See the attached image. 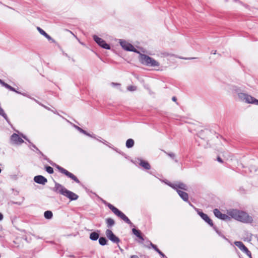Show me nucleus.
I'll list each match as a JSON object with an SVG mask.
<instances>
[{
    "label": "nucleus",
    "mask_w": 258,
    "mask_h": 258,
    "mask_svg": "<svg viewBox=\"0 0 258 258\" xmlns=\"http://www.w3.org/2000/svg\"><path fill=\"white\" fill-rule=\"evenodd\" d=\"M139 60L143 64L148 67L154 68L160 67V63L158 61L145 54L140 53Z\"/></svg>",
    "instance_id": "5"
},
{
    "label": "nucleus",
    "mask_w": 258,
    "mask_h": 258,
    "mask_svg": "<svg viewBox=\"0 0 258 258\" xmlns=\"http://www.w3.org/2000/svg\"><path fill=\"white\" fill-rule=\"evenodd\" d=\"M21 136L24 138L25 139V140H28V139H27L26 137L24 135H23V134H21Z\"/></svg>",
    "instance_id": "42"
},
{
    "label": "nucleus",
    "mask_w": 258,
    "mask_h": 258,
    "mask_svg": "<svg viewBox=\"0 0 258 258\" xmlns=\"http://www.w3.org/2000/svg\"><path fill=\"white\" fill-rule=\"evenodd\" d=\"M46 171L50 174H52L53 173V169L50 166L46 167Z\"/></svg>",
    "instance_id": "32"
},
{
    "label": "nucleus",
    "mask_w": 258,
    "mask_h": 258,
    "mask_svg": "<svg viewBox=\"0 0 258 258\" xmlns=\"http://www.w3.org/2000/svg\"><path fill=\"white\" fill-rule=\"evenodd\" d=\"M82 256H79L78 258H82Z\"/></svg>",
    "instance_id": "47"
},
{
    "label": "nucleus",
    "mask_w": 258,
    "mask_h": 258,
    "mask_svg": "<svg viewBox=\"0 0 258 258\" xmlns=\"http://www.w3.org/2000/svg\"><path fill=\"white\" fill-rule=\"evenodd\" d=\"M0 115L3 116L5 118V119L7 121H8V117L7 116V114L5 113L4 110L1 108V106H0Z\"/></svg>",
    "instance_id": "29"
},
{
    "label": "nucleus",
    "mask_w": 258,
    "mask_h": 258,
    "mask_svg": "<svg viewBox=\"0 0 258 258\" xmlns=\"http://www.w3.org/2000/svg\"><path fill=\"white\" fill-rule=\"evenodd\" d=\"M105 205L108 207V208L111 210V211L118 217L120 218L121 220H122L124 222L128 224L131 227H133L134 228L132 229L133 233L136 235L139 239L141 240V242H143L144 240L143 235L142 232L138 229L135 228L134 224L131 222V221L129 219V218L120 210L114 207L112 204L104 202Z\"/></svg>",
    "instance_id": "2"
},
{
    "label": "nucleus",
    "mask_w": 258,
    "mask_h": 258,
    "mask_svg": "<svg viewBox=\"0 0 258 258\" xmlns=\"http://www.w3.org/2000/svg\"><path fill=\"white\" fill-rule=\"evenodd\" d=\"M37 239H39V238H40L39 236H37Z\"/></svg>",
    "instance_id": "45"
},
{
    "label": "nucleus",
    "mask_w": 258,
    "mask_h": 258,
    "mask_svg": "<svg viewBox=\"0 0 258 258\" xmlns=\"http://www.w3.org/2000/svg\"><path fill=\"white\" fill-rule=\"evenodd\" d=\"M127 90L128 91H135L137 90V87L135 86L131 85L127 87Z\"/></svg>",
    "instance_id": "30"
},
{
    "label": "nucleus",
    "mask_w": 258,
    "mask_h": 258,
    "mask_svg": "<svg viewBox=\"0 0 258 258\" xmlns=\"http://www.w3.org/2000/svg\"><path fill=\"white\" fill-rule=\"evenodd\" d=\"M37 29L38 31V32L41 35H43L44 36H45V35H46L47 33L43 30H42L41 28H40V27H37Z\"/></svg>",
    "instance_id": "31"
},
{
    "label": "nucleus",
    "mask_w": 258,
    "mask_h": 258,
    "mask_svg": "<svg viewBox=\"0 0 258 258\" xmlns=\"http://www.w3.org/2000/svg\"><path fill=\"white\" fill-rule=\"evenodd\" d=\"M34 180L35 182L41 184H45L47 181V179L42 175L35 176Z\"/></svg>",
    "instance_id": "14"
},
{
    "label": "nucleus",
    "mask_w": 258,
    "mask_h": 258,
    "mask_svg": "<svg viewBox=\"0 0 258 258\" xmlns=\"http://www.w3.org/2000/svg\"><path fill=\"white\" fill-rule=\"evenodd\" d=\"M118 247H119V250H120L121 252H123V249H122L121 247H120L119 246H118Z\"/></svg>",
    "instance_id": "44"
},
{
    "label": "nucleus",
    "mask_w": 258,
    "mask_h": 258,
    "mask_svg": "<svg viewBox=\"0 0 258 258\" xmlns=\"http://www.w3.org/2000/svg\"><path fill=\"white\" fill-rule=\"evenodd\" d=\"M140 163L139 164L144 167L146 169H150V165L148 162H147L146 161L140 159Z\"/></svg>",
    "instance_id": "18"
},
{
    "label": "nucleus",
    "mask_w": 258,
    "mask_h": 258,
    "mask_svg": "<svg viewBox=\"0 0 258 258\" xmlns=\"http://www.w3.org/2000/svg\"><path fill=\"white\" fill-rule=\"evenodd\" d=\"M234 244L236 246H237L242 251L244 252L249 258H252L251 252L245 246L242 242L240 241H236L234 242Z\"/></svg>",
    "instance_id": "8"
},
{
    "label": "nucleus",
    "mask_w": 258,
    "mask_h": 258,
    "mask_svg": "<svg viewBox=\"0 0 258 258\" xmlns=\"http://www.w3.org/2000/svg\"><path fill=\"white\" fill-rule=\"evenodd\" d=\"M105 223L106 224V226L109 228H110L112 226H113L115 223L114 220L111 218H106L105 219Z\"/></svg>",
    "instance_id": "17"
},
{
    "label": "nucleus",
    "mask_w": 258,
    "mask_h": 258,
    "mask_svg": "<svg viewBox=\"0 0 258 258\" xmlns=\"http://www.w3.org/2000/svg\"><path fill=\"white\" fill-rule=\"evenodd\" d=\"M217 160L220 163H222L223 162V160L220 157H218Z\"/></svg>",
    "instance_id": "35"
},
{
    "label": "nucleus",
    "mask_w": 258,
    "mask_h": 258,
    "mask_svg": "<svg viewBox=\"0 0 258 258\" xmlns=\"http://www.w3.org/2000/svg\"><path fill=\"white\" fill-rule=\"evenodd\" d=\"M163 181L173 189H175L178 194H186L185 192L182 191V190L189 191V186L183 183L178 181L171 183L168 180H163Z\"/></svg>",
    "instance_id": "4"
},
{
    "label": "nucleus",
    "mask_w": 258,
    "mask_h": 258,
    "mask_svg": "<svg viewBox=\"0 0 258 258\" xmlns=\"http://www.w3.org/2000/svg\"><path fill=\"white\" fill-rule=\"evenodd\" d=\"M130 258H139V256L137 255H133L131 256Z\"/></svg>",
    "instance_id": "38"
},
{
    "label": "nucleus",
    "mask_w": 258,
    "mask_h": 258,
    "mask_svg": "<svg viewBox=\"0 0 258 258\" xmlns=\"http://www.w3.org/2000/svg\"><path fill=\"white\" fill-rule=\"evenodd\" d=\"M0 84H2L3 86H4L5 87H6V88L10 90L11 91H14V92H17V93H20L19 92L17 91L15 88H14L13 87H11V86H10L9 85H8V84L5 83L4 82H3L2 80L0 79Z\"/></svg>",
    "instance_id": "20"
},
{
    "label": "nucleus",
    "mask_w": 258,
    "mask_h": 258,
    "mask_svg": "<svg viewBox=\"0 0 258 258\" xmlns=\"http://www.w3.org/2000/svg\"><path fill=\"white\" fill-rule=\"evenodd\" d=\"M119 42L122 48L124 50L139 53L133 45L126 41L120 39Z\"/></svg>",
    "instance_id": "6"
},
{
    "label": "nucleus",
    "mask_w": 258,
    "mask_h": 258,
    "mask_svg": "<svg viewBox=\"0 0 258 258\" xmlns=\"http://www.w3.org/2000/svg\"><path fill=\"white\" fill-rule=\"evenodd\" d=\"M77 130L80 131L81 133L91 137H93L92 135H91L90 134L87 133L85 131L81 128V127L77 126Z\"/></svg>",
    "instance_id": "27"
},
{
    "label": "nucleus",
    "mask_w": 258,
    "mask_h": 258,
    "mask_svg": "<svg viewBox=\"0 0 258 258\" xmlns=\"http://www.w3.org/2000/svg\"><path fill=\"white\" fill-rule=\"evenodd\" d=\"M198 213L202 219L208 223L212 228L214 227L215 225L213 224V221L210 218L208 215L202 211L197 209Z\"/></svg>",
    "instance_id": "9"
},
{
    "label": "nucleus",
    "mask_w": 258,
    "mask_h": 258,
    "mask_svg": "<svg viewBox=\"0 0 258 258\" xmlns=\"http://www.w3.org/2000/svg\"><path fill=\"white\" fill-rule=\"evenodd\" d=\"M11 142L13 144L20 145L24 142V141L18 134L14 133L11 137Z\"/></svg>",
    "instance_id": "12"
},
{
    "label": "nucleus",
    "mask_w": 258,
    "mask_h": 258,
    "mask_svg": "<svg viewBox=\"0 0 258 258\" xmlns=\"http://www.w3.org/2000/svg\"><path fill=\"white\" fill-rule=\"evenodd\" d=\"M4 216L2 213H0V221L3 219Z\"/></svg>",
    "instance_id": "37"
},
{
    "label": "nucleus",
    "mask_w": 258,
    "mask_h": 258,
    "mask_svg": "<svg viewBox=\"0 0 258 258\" xmlns=\"http://www.w3.org/2000/svg\"><path fill=\"white\" fill-rule=\"evenodd\" d=\"M44 217L47 220L51 219L53 217V213L51 211H46L44 213Z\"/></svg>",
    "instance_id": "21"
},
{
    "label": "nucleus",
    "mask_w": 258,
    "mask_h": 258,
    "mask_svg": "<svg viewBox=\"0 0 258 258\" xmlns=\"http://www.w3.org/2000/svg\"><path fill=\"white\" fill-rule=\"evenodd\" d=\"M172 99L174 101H176V98L175 97H173Z\"/></svg>",
    "instance_id": "43"
},
{
    "label": "nucleus",
    "mask_w": 258,
    "mask_h": 258,
    "mask_svg": "<svg viewBox=\"0 0 258 258\" xmlns=\"http://www.w3.org/2000/svg\"><path fill=\"white\" fill-rule=\"evenodd\" d=\"M44 37H46L48 40H51L52 42H54V40L47 34H46Z\"/></svg>",
    "instance_id": "34"
},
{
    "label": "nucleus",
    "mask_w": 258,
    "mask_h": 258,
    "mask_svg": "<svg viewBox=\"0 0 258 258\" xmlns=\"http://www.w3.org/2000/svg\"><path fill=\"white\" fill-rule=\"evenodd\" d=\"M213 229L215 230V231L217 233V234L219 236H220L221 237H222V238H223L224 239H225L226 241H228V242H230V240L227 238L221 232V231H220L217 228V227L215 226H214V227L213 228Z\"/></svg>",
    "instance_id": "19"
},
{
    "label": "nucleus",
    "mask_w": 258,
    "mask_h": 258,
    "mask_svg": "<svg viewBox=\"0 0 258 258\" xmlns=\"http://www.w3.org/2000/svg\"><path fill=\"white\" fill-rule=\"evenodd\" d=\"M111 86H112L113 87H117L118 89L120 90V87L121 85L119 83H111Z\"/></svg>",
    "instance_id": "33"
},
{
    "label": "nucleus",
    "mask_w": 258,
    "mask_h": 258,
    "mask_svg": "<svg viewBox=\"0 0 258 258\" xmlns=\"http://www.w3.org/2000/svg\"><path fill=\"white\" fill-rule=\"evenodd\" d=\"M210 132L208 130H204V131H201L199 133V136L201 138V139H205L206 138L205 137V135H208L209 134Z\"/></svg>",
    "instance_id": "24"
},
{
    "label": "nucleus",
    "mask_w": 258,
    "mask_h": 258,
    "mask_svg": "<svg viewBox=\"0 0 258 258\" xmlns=\"http://www.w3.org/2000/svg\"><path fill=\"white\" fill-rule=\"evenodd\" d=\"M189 204V205L194 208H195V207H194V206L190 202V201H189V202H187Z\"/></svg>",
    "instance_id": "41"
},
{
    "label": "nucleus",
    "mask_w": 258,
    "mask_h": 258,
    "mask_svg": "<svg viewBox=\"0 0 258 258\" xmlns=\"http://www.w3.org/2000/svg\"><path fill=\"white\" fill-rule=\"evenodd\" d=\"M54 188L55 191L59 194H74L71 191H68L61 185L58 183H55Z\"/></svg>",
    "instance_id": "13"
},
{
    "label": "nucleus",
    "mask_w": 258,
    "mask_h": 258,
    "mask_svg": "<svg viewBox=\"0 0 258 258\" xmlns=\"http://www.w3.org/2000/svg\"><path fill=\"white\" fill-rule=\"evenodd\" d=\"M23 200H24V198L20 197V200L19 201H11V202L14 204L20 205L22 204V203L23 202Z\"/></svg>",
    "instance_id": "28"
},
{
    "label": "nucleus",
    "mask_w": 258,
    "mask_h": 258,
    "mask_svg": "<svg viewBox=\"0 0 258 258\" xmlns=\"http://www.w3.org/2000/svg\"><path fill=\"white\" fill-rule=\"evenodd\" d=\"M108 240L105 237H100L99 238V243L102 246H104L107 244Z\"/></svg>",
    "instance_id": "22"
},
{
    "label": "nucleus",
    "mask_w": 258,
    "mask_h": 258,
    "mask_svg": "<svg viewBox=\"0 0 258 258\" xmlns=\"http://www.w3.org/2000/svg\"><path fill=\"white\" fill-rule=\"evenodd\" d=\"M67 198L70 200V202L72 201L76 200L78 198V195H62Z\"/></svg>",
    "instance_id": "23"
},
{
    "label": "nucleus",
    "mask_w": 258,
    "mask_h": 258,
    "mask_svg": "<svg viewBox=\"0 0 258 258\" xmlns=\"http://www.w3.org/2000/svg\"><path fill=\"white\" fill-rule=\"evenodd\" d=\"M134 145V141L133 139H128L126 142V146L127 148H130L133 147Z\"/></svg>",
    "instance_id": "25"
},
{
    "label": "nucleus",
    "mask_w": 258,
    "mask_h": 258,
    "mask_svg": "<svg viewBox=\"0 0 258 258\" xmlns=\"http://www.w3.org/2000/svg\"><path fill=\"white\" fill-rule=\"evenodd\" d=\"M150 246L154 249L161 257V258H168L157 246L156 245L152 243L150 241H148Z\"/></svg>",
    "instance_id": "15"
},
{
    "label": "nucleus",
    "mask_w": 258,
    "mask_h": 258,
    "mask_svg": "<svg viewBox=\"0 0 258 258\" xmlns=\"http://www.w3.org/2000/svg\"><path fill=\"white\" fill-rule=\"evenodd\" d=\"M213 213L216 217L222 220H229L231 218L245 223H251L252 221V218L247 213L236 209L228 210L227 214L228 215L222 214L218 209H214Z\"/></svg>",
    "instance_id": "1"
},
{
    "label": "nucleus",
    "mask_w": 258,
    "mask_h": 258,
    "mask_svg": "<svg viewBox=\"0 0 258 258\" xmlns=\"http://www.w3.org/2000/svg\"><path fill=\"white\" fill-rule=\"evenodd\" d=\"M168 155L171 158H174L175 156L174 154L172 153L169 154Z\"/></svg>",
    "instance_id": "40"
},
{
    "label": "nucleus",
    "mask_w": 258,
    "mask_h": 258,
    "mask_svg": "<svg viewBox=\"0 0 258 258\" xmlns=\"http://www.w3.org/2000/svg\"><path fill=\"white\" fill-rule=\"evenodd\" d=\"M179 196L184 202H189L188 195H179Z\"/></svg>",
    "instance_id": "26"
},
{
    "label": "nucleus",
    "mask_w": 258,
    "mask_h": 258,
    "mask_svg": "<svg viewBox=\"0 0 258 258\" xmlns=\"http://www.w3.org/2000/svg\"><path fill=\"white\" fill-rule=\"evenodd\" d=\"M93 39L94 41L101 47L106 49H110V46L102 38H99L96 35H94L93 36Z\"/></svg>",
    "instance_id": "10"
},
{
    "label": "nucleus",
    "mask_w": 258,
    "mask_h": 258,
    "mask_svg": "<svg viewBox=\"0 0 258 258\" xmlns=\"http://www.w3.org/2000/svg\"><path fill=\"white\" fill-rule=\"evenodd\" d=\"M239 258H242V257H241L240 255H239Z\"/></svg>",
    "instance_id": "48"
},
{
    "label": "nucleus",
    "mask_w": 258,
    "mask_h": 258,
    "mask_svg": "<svg viewBox=\"0 0 258 258\" xmlns=\"http://www.w3.org/2000/svg\"><path fill=\"white\" fill-rule=\"evenodd\" d=\"M57 168L58 170L61 173L65 174L66 175H67V176L69 177L70 178H71V179H72L73 180H74L76 182H77L78 183L79 182V180L78 179V178L74 174H73L72 173L69 172L68 171H67L65 169H64V168H62V167H60L59 166H57Z\"/></svg>",
    "instance_id": "11"
},
{
    "label": "nucleus",
    "mask_w": 258,
    "mask_h": 258,
    "mask_svg": "<svg viewBox=\"0 0 258 258\" xmlns=\"http://www.w3.org/2000/svg\"><path fill=\"white\" fill-rule=\"evenodd\" d=\"M68 256L70 258H75L76 257V256L73 254L69 255Z\"/></svg>",
    "instance_id": "39"
},
{
    "label": "nucleus",
    "mask_w": 258,
    "mask_h": 258,
    "mask_svg": "<svg viewBox=\"0 0 258 258\" xmlns=\"http://www.w3.org/2000/svg\"><path fill=\"white\" fill-rule=\"evenodd\" d=\"M255 178L258 180V169L256 170V173L255 174Z\"/></svg>",
    "instance_id": "36"
},
{
    "label": "nucleus",
    "mask_w": 258,
    "mask_h": 258,
    "mask_svg": "<svg viewBox=\"0 0 258 258\" xmlns=\"http://www.w3.org/2000/svg\"><path fill=\"white\" fill-rule=\"evenodd\" d=\"M105 234L107 238L113 243L118 244L120 241V239L113 233L111 229H107Z\"/></svg>",
    "instance_id": "7"
},
{
    "label": "nucleus",
    "mask_w": 258,
    "mask_h": 258,
    "mask_svg": "<svg viewBox=\"0 0 258 258\" xmlns=\"http://www.w3.org/2000/svg\"><path fill=\"white\" fill-rule=\"evenodd\" d=\"M156 70H160L159 69H156Z\"/></svg>",
    "instance_id": "46"
},
{
    "label": "nucleus",
    "mask_w": 258,
    "mask_h": 258,
    "mask_svg": "<svg viewBox=\"0 0 258 258\" xmlns=\"http://www.w3.org/2000/svg\"><path fill=\"white\" fill-rule=\"evenodd\" d=\"M99 235L100 231L97 230V231L91 232L90 234L89 238L92 241H96L98 239H99Z\"/></svg>",
    "instance_id": "16"
},
{
    "label": "nucleus",
    "mask_w": 258,
    "mask_h": 258,
    "mask_svg": "<svg viewBox=\"0 0 258 258\" xmlns=\"http://www.w3.org/2000/svg\"><path fill=\"white\" fill-rule=\"evenodd\" d=\"M232 91L237 95L239 101L247 104H253L258 105V100L243 92L240 87L234 86L232 87Z\"/></svg>",
    "instance_id": "3"
}]
</instances>
